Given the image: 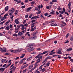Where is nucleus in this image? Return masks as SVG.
<instances>
[{"instance_id":"obj_53","label":"nucleus","mask_w":73,"mask_h":73,"mask_svg":"<svg viewBox=\"0 0 73 73\" xmlns=\"http://www.w3.org/2000/svg\"><path fill=\"white\" fill-rule=\"evenodd\" d=\"M35 72H36V73H40V71L37 70L35 71Z\"/></svg>"},{"instance_id":"obj_52","label":"nucleus","mask_w":73,"mask_h":73,"mask_svg":"<svg viewBox=\"0 0 73 73\" xmlns=\"http://www.w3.org/2000/svg\"><path fill=\"white\" fill-rule=\"evenodd\" d=\"M39 58V56L38 55L37 56L35 57V58Z\"/></svg>"},{"instance_id":"obj_45","label":"nucleus","mask_w":73,"mask_h":73,"mask_svg":"<svg viewBox=\"0 0 73 73\" xmlns=\"http://www.w3.org/2000/svg\"><path fill=\"white\" fill-rule=\"evenodd\" d=\"M6 38H7L9 39V40H10V39H11V38H10V37L9 36H7Z\"/></svg>"},{"instance_id":"obj_41","label":"nucleus","mask_w":73,"mask_h":73,"mask_svg":"<svg viewBox=\"0 0 73 73\" xmlns=\"http://www.w3.org/2000/svg\"><path fill=\"white\" fill-rule=\"evenodd\" d=\"M41 61V60H39L36 63V64H37L38 63V62H40V61Z\"/></svg>"},{"instance_id":"obj_54","label":"nucleus","mask_w":73,"mask_h":73,"mask_svg":"<svg viewBox=\"0 0 73 73\" xmlns=\"http://www.w3.org/2000/svg\"><path fill=\"white\" fill-rule=\"evenodd\" d=\"M35 21H36L35 20H33L31 21V23H34V22H35Z\"/></svg>"},{"instance_id":"obj_30","label":"nucleus","mask_w":73,"mask_h":73,"mask_svg":"<svg viewBox=\"0 0 73 73\" xmlns=\"http://www.w3.org/2000/svg\"><path fill=\"white\" fill-rule=\"evenodd\" d=\"M17 52H20V51H21V49H20V48H18L17 49Z\"/></svg>"},{"instance_id":"obj_48","label":"nucleus","mask_w":73,"mask_h":73,"mask_svg":"<svg viewBox=\"0 0 73 73\" xmlns=\"http://www.w3.org/2000/svg\"><path fill=\"white\" fill-rule=\"evenodd\" d=\"M4 28H5V27H1L0 28V29H4Z\"/></svg>"},{"instance_id":"obj_28","label":"nucleus","mask_w":73,"mask_h":73,"mask_svg":"<svg viewBox=\"0 0 73 73\" xmlns=\"http://www.w3.org/2000/svg\"><path fill=\"white\" fill-rule=\"evenodd\" d=\"M35 31V29L34 28H32L30 30V31L31 32H33Z\"/></svg>"},{"instance_id":"obj_21","label":"nucleus","mask_w":73,"mask_h":73,"mask_svg":"<svg viewBox=\"0 0 73 73\" xmlns=\"http://www.w3.org/2000/svg\"><path fill=\"white\" fill-rule=\"evenodd\" d=\"M11 21V20H9L5 24V25H7Z\"/></svg>"},{"instance_id":"obj_60","label":"nucleus","mask_w":73,"mask_h":73,"mask_svg":"<svg viewBox=\"0 0 73 73\" xmlns=\"http://www.w3.org/2000/svg\"><path fill=\"white\" fill-rule=\"evenodd\" d=\"M5 54V55H9V53H6Z\"/></svg>"},{"instance_id":"obj_25","label":"nucleus","mask_w":73,"mask_h":73,"mask_svg":"<svg viewBox=\"0 0 73 73\" xmlns=\"http://www.w3.org/2000/svg\"><path fill=\"white\" fill-rule=\"evenodd\" d=\"M48 52H49V51H44L43 52V54H46V53H47Z\"/></svg>"},{"instance_id":"obj_35","label":"nucleus","mask_w":73,"mask_h":73,"mask_svg":"<svg viewBox=\"0 0 73 73\" xmlns=\"http://www.w3.org/2000/svg\"><path fill=\"white\" fill-rule=\"evenodd\" d=\"M50 64V63L48 62V63H47L46 64V66H49V64Z\"/></svg>"},{"instance_id":"obj_37","label":"nucleus","mask_w":73,"mask_h":73,"mask_svg":"<svg viewBox=\"0 0 73 73\" xmlns=\"http://www.w3.org/2000/svg\"><path fill=\"white\" fill-rule=\"evenodd\" d=\"M9 13V15L11 16L12 15V14H13V13L10 12Z\"/></svg>"},{"instance_id":"obj_31","label":"nucleus","mask_w":73,"mask_h":73,"mask_svg":"<svg viewBox=\"0 0 73 73\" xmlns=\"http://www.w3.org/2000/svg\"><path fill=\"white\" fill-rule=\"evenodd\" d=\"M23 26L24 27V26H25V27H27L28 26V24L26 23Z\"/></svg>"},{"instance_id":"obj_16","label":"nucleus","mask_w":73,"mask_h":73,"mask_svg":"<svg viewBox=\"0 0 73 73\" xmlns=\"http://www.w3.org/2000/svg\"><path fill=\"white\" fill-rule=\"evenodd\" d=\"M39 16V15H37L36 17V16H35V20H36V19H38L39 18V17H38Z\"/></svg>"},{"instance_id":"obj_38","label":"nucleus","mask_w":73,"mask_h":73,"mask_svg":"<svg viewBox=\"0 0 73 73\" xmlns=\"http://www.w3.org/2000/svg\"><path fill=\"white\" fill-rule=\"evenodd\" d=\"M39 69L40 71L42 70V66H40L39 67Z\"/></svg>"},{"instance_id":"obj_9","label":"nucleus","mask_w":73,"mask_h":73,"mask_svg":"<svg viewBox=\"0 0 73 73\" xmlns=\"http://www.w3.org/2000/svg\"><path fill=\"white\" fill-rule=\"evenodd\" d=\"M15 23H16L17 24H19L20 23V22H19V21H18V19H16L15 20Z\"/></svg>"},{"instance_id":"obj_32","label":"nucleus","mask_w":73,"mask_h":73,"mask_svg":"<svg viewBox=\"0 0 73 73\" xmlns=\"http://www.w3.org/2000/svg\"><path fill=\"white\" fill-rule=\"evenodd\" d=\"M37 14H38V15H39V14H40V13H41V11H40L38 12H37Z\"/></svg>"},{"instance_id":"obj_12","label":"nucleus","mask_w":73,"mask_h":73,"mask_svg":"<svg viewBox=\"0 0 73 73\" xmlns=\"http://www.w3.org/2000/svg\"><path fill=\"white\" fill-rule=\"evenodd\" d=\"M57 53L58 54H62V52H61V51L60 50H58Z\"/></svg>"},{"instance_id":"obj_26","label":"nucleus","mask_w":73,"mask_h":73,"mask_svg":"<svg viewBox=\"0 0 73 73\" xmlns=\"http://www.w3.org/2000/svg\"><path fill=\"white\" fill-rule=\"evenodd\" d=\"M59 13H61V14H63L64 12V11H59Z\"/></svg>"},{"instance_id":"obj_14","label":"nucleus","mask_w":73,"mask_h":73,"mask_svg":"<svg viewBox=\"0 0 73 73\" xmlns=\"http://www.w3.org/2000/svg\"><path fill=\"white\" fill-rule=\"evenodd\" d=\"M6 61V60L5 59H2L1 60V62H2V63H3L4 62H5V61Z\"/></svg>"},{"instance_id":"obj_63","label":"nucleus","mask_w":73,"mask_h":73,"mask_svg":"<svg viewBox=\"0 0 73 73\" xmlns=\"http://www.w3.org/2000/svg\"><path fill=\"white\" fill-rule=\"evenodd\" d=\"M38 9H40L41 8V6L40 5L38 6Z\"/></svg>"},{"instance_id":"obj_62","label":"nucleus","mask_w":73,"mask_h":73,"mask_svg":"<svg viewBox=\"0 0 73 73\" xmlns=\"http://www.w3.org/2000/svg\"><path fill=\"white\" fill-rule=\"evenodd\" d=\"M35 10H38V8H37V7H35Z\"/></svg>"},{"instance_id":"obj_33","label":"nucleus","mask_w":73,"mask_h":73,"mask_svg":"<svg viewBox=\"0 0 73 73\" xmlns=\"http://www.w3.org/2000/svg\"><path fill=\"white\" fill-rule=\"evenodd\" d=\"M28 14H27L25 16V17L26 19H27V18L28 17Z\"/></svg>"},{"instance_id":"obj_47","label":"nucleus","mask_w":73,"mask_h":73,"mask_svg":"<svg viewBox=\"0 0 73 73\" xmlns=\"http://www.w3.org/2000/svg\"><path fill=\"white\" fill-rule=\"evenodd\" d=\"M35 4V1H33L31 2V5H33Z\"/></svg>"},{"instance_id":"obj_36","label":"nucleus","mask_w":73,"mask_h":73,"mask_svg":"<svg viewBox=\"0 0 73 73\" xmlns=\"http://www.w3.org/2000/svg\"><path fill=\"white\" fill-rule=\"evenodd\" d=\"M52 2H54L55 3H57V1L53 0L52 1Z\"/></svg>"},{"instance_id":"obj_55","label":"nucleus","mask_w":73,"mask_h":73,"mask_svg":"<svg viewBox=\"0 0 73 73\" xmlns=\"http://www.w3.org/2000/svg\"><path fill=\"white\" fill-rule=\"evenodd\" d=\"M12 25H10V28H12Z\"/></svg>"},{"instance_id":"obj_57","label":"nucleus","mask_w":73,"mask_h":73,"mask_svg":"<svg viewBox=\"0 0 73 73\" xmlns=\"http://www.w3.org/2000/svg\"><path fill=\"white\" fill-rule=\"evenodd\" d=\"M19 57H18L16 58L15 60H19Z\"/></svg>"},{"instance_id":"obj_46","label":"nucleus","mask_w":73,"mask_h":73,"mask_svg":"<svg viewBox=\"0 0 73 73\" xmlns=\"http://www.w3.org/2000/svg\"><path fill=\"white\" fill-rule=\"evenodd\" d=\"M21 3V1H19L17 3V4H18V3Z\"/></svg>"},{"instance_id":"obj_40","label":"nucleus","mask_w":73,"mask_h":73,"mask_svg":"<svg viewBox=\"0 0 73 73\" xmlns=\"http://www.w3.org/2000/svg\"><path fill=\"white\" fill-rule=\"evenodd\" d=\"M22 30H24V26H23L21 28Z\"/></svg>"},{"instance_id":"obj_2","label":"nucleus","mask_w":73,"mask_h":73,"mask_svg":"<svg viewBox=\"0 0 73 73\" xmlns=\"http://www.w3.org/2000/svg\"><path fill=\"white\" fill-rule=\"evenodd\" d=\"M43 54V53H42L40 54L39 55V59L38 60H40V59H41V58L42 57V55Z\"/></svg>"},{"instance_id":"obj_24","label":"nucleus","mask_w":73,"mask_h":73,"mask_svg":"<svg viewBox=\"0 0 73 73\" xmlns=\"http://www.w3.org/2000/svg\"><path fill=\"white\" fill-rule=\"evenodd\" d=\"M55 13H54V11H53L52 12H51L50 13V15H53V14H54Z\"/></svg>"},{"instance_id":"obj_51","label":"nucleus","mask_w":73,"mask_h":73,"mask_svg":"<svg viewBox=\"0 0 73 73\" xmlns=\"http://www.w3.org/2000/svg\"><path fill=\"white\" fill-rule=\"evenodd\" d=\"M51 21L52 23H54V22H55V21H54V19H52Z\"/></svg>"},{"instance_id":"obj_64","label":"nucleus","mask_w":73,"mask_h":73,"mask_svg":"<svg viewBox=\"0 0 73 73\" xmlns=\"http://www.w3.org/2000/svg\"><path fill=\"white\" fill-rule=\"evenodd\" d=\"M70 40L71 41H73V37H72L70 38Z\"/></svg>"},{"instance_id":"obj_20","label":"nucleus","mask_w":73,"mask_h":73,"mask_svg":"<svg viewBox=\"0 0 73 73\" xmlns=\"http://www.w3.org/2000/svg\"><path fill=\"white\" fill-rule=\"evenodd\" d=\"M33 44H31L29 46V48L31 49H33Z\"/></svg>"},{"instance_id":"obj_19","label":"nucleus","mask_w":73,"mask_h":73,"mask_svg":"<svg viewBox=\"0 0 73 73\" xmlns=\"http://www.w3.org/2000/svg\"><path fill=\"white\" fill-rule=\"evenodd\" d=\"M19 30H20V29H19V28H17V29H15V31L16 32V33H17V32H18V31H19Z\"/></svg>"},{"instance_id":"obj_44","label":"nucleus","mask_w":73,"mask_h":73,"mask_svg":"<svg viewBox=\"0 0 73 73\" xmlns=\"http://www.w3.org/2000/svg\"><path fill=\"white\" fill-rule=\"evenodd\" d=\"M4 17L2 18V19H1V21H3L4 20Z\"/></svg>"},{"instance_id":"obj_3","label":"nucleus","mask_w":73,"mask_h":73,"mask_svg":"<svg viewBox=\"0 0 73 73\" xmlns=\"http://www.w3.org/2000/svg\"><path fill=\"white\" fill-rule=\"evenodd\" d=\"M27 66H28V64H27L23 66H22L21 67V69H24V68H27Z\"/></svg>"},{"instance_id":"obj_27","label":"nucleus","mask_w":73,"mask_h":73,"mask_svg":"<svg viewBox=\"0 0 73 73\" xmlns=\"http://www.w3.org/2000/svg\"><path fill=\"white\" fill-rule=\"evenodd\" d=\"M45 69L44 68H43L42 70V72H45Z\"/></svg>"},{"instance_id":"obj_1","label":"nucleus","mask_w":73,"mask_h":73,"mask_svg":"<svg viewBox=\"0 0 73 73\" xmlns=\"http://www.w3.org/2000/svg\"><path fill=\"white\" fill-rule=\"evenodd\" d=\"M15 9L14 8H12L11 10H10L8 11V12H9V13L10 12L13 13V12L15 11Z\"/></svg>"},{"instance_id":"obj_15","label":"nucleus","mask_w":73,"mask_h":73,"mask_svg":"<svg viewBox=\"0 0 73 73\" xmlns=\"http://www.w3.org/2000/svg\"><path fill=\"white\" fill-rule=\"evenodd\" d=\"M56 52H50V53L49 54V55H52L53 54H55Z\"/></svg>"},{"instance_id":"obj_4","label":"nucleus","mask_w":73,"mask_h":73,"mask_svg":"<svg viewBox=\"0 0 73 73\" xmlns=\"http://www.w3.org/2000/svg\"><path fill=\"white\" fill-rule=\"evenodd\" d=\"M24 35V33L23 32H20L18 33V35L19 36H23Z\"/></svg>"},{"instance_id":"obj_10","label":"nucleus","mask_w":73,"mask_h":73,"mask_svg":"<svg viewBox=\"0 0 73 73\" xmlns=\"http://www.w3.org/2000/svg\"><path fill=\"white\" fill-rule=\"evenodd\" d=\"M72 50V48H68L66 50V51L67 52H69V51H70Z\"/></svg>"},{"instance_id":"obj_61","label":"nucleus","mask_w":73,"mask_h":73,"mask_svg":"<svg viewBox=\"0 0 73 73\" xmlns=\"http://www.w3.org/2000/svg\"><path fill=\"white\" fill-rule=\"evenodd\" d=\"M69 34L68 33L67 35H66V38H67V37L69 36Z\"/></svg>"},{"instance_id":"obj_42","label":"nucleus","mask_w":73,"mask_h":73,"mask_svg":"<svg viewBox=\"0 0 73 73\" xmlns=\"http://www.w3.org/2000/svg\"><path fill=\"white\" fill-rule=\"evenodd\" d=\"M16 67H15L13 69V72H14L16 70Z\"/></svg>"},{"instance_id":"obj_49","label":"nucleus","mask_w":73,"mask_h":73,"mask_svg":"<svg viewBox=\"0 0 73 73\" xmlns=\"http://www.w3.org/2000/svg\"><path fill=\"white\" fill-rule=\"evenodd\" d=\"M27 71V69H25L23 71V73H25V72H26Z\"/></svg>"},{"instance_id":"obj_8","label":"nucleus","mask_w":73,"mask_h":73,"mask_svg":"<svg viewBox=\"0 0 73 73\" xmlns=\"http://www.w3.org/2000/svg\"><path fill=\"white\" fill-rule=\"evenodd\" d=\"M9 7L8 6H6L5 7V11H8L9 9Z\"/></svg>"},{"instance_id":"obj_29","label":"nucleus","mask_w":73,"mask_h":73,"mask_svg":"<svg viewBox=\"0 0 73 73\" xmlns=\"http://www.w3.org/2000/svg\"><path fill=\"white\" fill-rule=\"evenodd\" d=\"M13 36H15V37H17V35L16 34H13Z\"/></svg>"},{"instance_id":"obj_56","label":"nucleus","mask_w":73,"mask_h":73,"mask_svg":"<svg viewBox=\"0 0 73 73\" xmlns=\"http://www.w3.org/2000/svg\"><path fill=\"white\" fill-rule=\"evenodd\" d=\"M26 22H27V21L26 20H25L23 22V24H25V23H26Z\"/></svg>"},{"instance_id":"obj_59","label":"nucleus","mask_w":73,"mask_h":73,"mask_svg":"<svg viewBox=\"0 0 73 73\" xmlns=\"http://www.w3.org/2000/svg\"><path fill=\"white\" fill-rule=\"evenodd\" d=\"M25 7V6H22L21 7V8L22 9H23V8H24Z\"/></svg>"},{"instance_id":"obj_43","label":"nucleus","mask_w":73,"mask_h":73,"mask_svg":"<svg viewBox=\"0 0 73 73\" xmlns=\"http://www.w3.org/2000/svg\"><path fill=\"white\" fill-rule=\"evenodd\" d=\"M44 15L46 16H48V15H49V14H48V13H46L44 14Z\"/></svg>"},{"instance_id":"obj_6","label":"nucleus","mask_w":73,"mask_h":73,"mask_svg":"<svg viewBox=\"0 0 73 73\" xmlns=\"http://www.w3.org/2000/svg\"><path fill=\"white\" fill-rule=\"evenodd\" d=\"M35 49V48H28L27 49V50L29 52H31V51H32L33 50V49Z\"/></svg>"},{"instance_id":"obj_23","label":"nucleus","mask_w":73,"mask_h":73,"mask_svg":"<svg viewBox=\"0 0 73 73\" xmlns=\"http://www.w3.org/2000/svg\"><path fill=\"white\" fill-rule=\"evenodd\" d=\"M36 32H34L33 33V36H36Z\"/></svg>"},{"instance_id":"obj_7","label":"nucleus","mask_w":73,"mask_h":73,"mask_svg":"<svg viewBox=\"0 0 73 73\" xmlns=\"http://www.w3.org/2000/svg\"><path fill=\"white\" fill-rule=\"evenodd\" d=\"M4 70H5V68H0V71H1V72H4Z\"/></svg>"},{"instance_id":"obj_11","label":"nucleus","mask_w":73,"mask_h":73,"mask_svg":"<svg viewBox=\"0 0 73 73\" xmlns=\"http://www.w3.org/2000/svg\"><path fill=\"white\" fill-rule=\"evenodd\" d=\"M2 52H6V48H3L2 49Z\"/></svg>"},{"instance_id":"obj_13","label":"nucleus","mask_w":73,"mask_h":73,"mask_svg":"<svg viewBox=\"0 0 73 73\" xmlns=\"http://www.w3.org/2000/svg\"><path fill=\"white\" fill-rule=\"evenodd\" d=\"M37 66H38V65L36 64H35L34 66V67L33 68V70H34V69H36V67H37Z\"/></svg>"},{"instance_id":"obj_18","label":"nucleus","mask_w":73,"mask_h":73,"mask_svg":"<svg viewBox=\"0 0 73 73\" xmlns=\"http://www.w3.org/2000/svg\"><path fill=\"white\" fill-rule=\"evenodd\" d=\"M31 9H32V8L30 7L27 9V11H30V10Z\"/></svg>"},{"instance_id":"obj_22","label":"nucleus","mask_w":73,"mask_h":73,"mask_svg":"<svg viewBox=\"0 0 73 73\" xmlns=\"http://www.w3.org/2000/svg\"><path fill=\"white\" fill-rule=\"evenodd\" d=\"M33 64H31V65L29 67V69H31L32 68H33Z\"/></svg>"},{"instance_id":"obj_5","label":"nucleus","mask_w":73,"mask_h":73,"mask_svg":"<svg viewBox=\"0 0 73 73\" xmlns=\"http://www.w3.org/2000/svg\"><path fill=\"white\" fill-rule=\"evenodd\" d=\"M14 68H15V66H14V64H13L10 67V70H12V69H13Z\"/></svg>"},{"instance_id":"obj_34","label":"nucleus","mask_w":73,"mask_h":73,"mask_svg":"<svg viewBox=\"0 0 73 73\" xmlns=\"http://www.w3.org/2000/svg\"><path fill=\"white\" fill-rule=\"evenodd\" d=\"M37 36H34V37H33L32 38H33V39H35H35H36V38H37Z\"/></svg>"},{"instance_id":"obj_50","label":"nucleus","mask_w":73,"mask_h":73,"mask_svg":"<svg viewBox=\"0 0 73 73\" xmlns=\"http://www.w3.org/2000/svg\"><path fill=\"white\" fill-rule=\"evenodd\" d=\"M69 7H70L71 6V2H69L68 4Z\"/></svg>"},{"instance_id":"obj_58","label":"nucleus","mask_w":73,"mask_h":73,"mask_svg":"<svg viewBox=\"0 0 73 73\" xmlns=\"http://www.w3.org/2000/svg\"><path fill=\"white\" fill-rule=\"evenodd\" d=\"M65 14H66V15H67V16H69V13H67V12H66L65 13Z\"/></svg>"},{"instance_id":"obj_39","label":"nucleus","mask_w":73,"mask_h":73,"mask_svg":"<svg viewBox=\"0 0 73 73\" xmlns=\"http://www.w3.org/2000/svg\"><path fill=\"white\" fill-rule=\"evenodd\" d=\"M58 10H59V11H61V10H62V8H60V7H59L58 8Z\"/></svg>"},{"instance_id":"obj_17","label":"nucleus","mask_w":73,"mask_h":73,"mask_svg":"<svg viewBox=\"0 0 73 73\" xmlns=\"http://www.w3.org/2000/svg\"><path fill=\"white\" fill-rule=\"evenodd\" d=\"M5 29L6 30H9V29H10V28L8 26L6 27V28Z\"/></svg>"}]
</instances>
